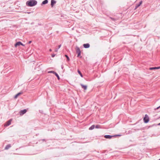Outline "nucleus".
<instances>
[{"mask_svg": "<svg viewBox=\"0 0 160 160\" xmlns=\"http://www.w3.org/2000/svg\"><path fill=\"white\" fill-rule=\"evenodd\" d=\"M81 53H77L78 54V56H77V57H79L80 58H82V56H80Z\"/></svg>", "mask_w": 160, "mask_h": 160, "instance_id": "nucleus-21", "label": "nucleus"}, {"mask_svg": "<svg viewBox=\"0 0 160 160\" xmlns=\"http://www.w3.org/2000/svg\"><path fill=\"white\" fill-rule=\"evenodd\" d=\"M58 49L57 48L55 49V52H57Z\"/></svg>", "mask_w": 160, "mask_h": 160, "instance_id": "nucleus-27", "label": "nucleus"}, {"mask_svg": "<svg viewBox=\"0 0 160 160\" xmlns=\"http://www.w3.org/2000/svg\"><path fill=\"white\" fill-rule=\"evenodd\" d=\"M54 75L57 77L58 78V79L59 80L60 79V78L59 77L58 75L56 72L54 74Z\"/></svg>", "mask_w": 160, "mask_h": 160, "instance_id": "nucleus-18", "label": "nucleus"}, {"mask_svg": "<svg viewBox=\"0 0 160 160\" xmlns=\"http://www.w3.org/2000/svg\"><path fill=\"white\" fill-rule=\"evenodd\" d=\"M21 45H22V46H24V45L22 43V44Z\"/></svg>", "mask_w": 160, "mask_h": 160, "instance_id": "nucleus-28", "label": "nucleus"}, {"mask_svg": "<svg viewBox=\"0 0 160 160\" xmlns=\"http://www.w3.org/2000/svg\"><path fill=\"white\" fill-rule=\"evenodd\" d=\"M49 51H50V52H51V51H52V50H51V49H50L49 50Z\"/></svg>", "mask_w": 160, "mask_h": 160, "instance_id": "nucleus-30", "label": "nucleus"}, {"mask_svg": "<svg viewBox=\"0 0 160 160\" xmlns=\"http://www.w3.org/2000/svg\"><path fill=\"white\" fill-rule=\"evenodd\" d=\"M143 120L144 122L145 123H147L149 121V118L147 114L145 115V117L143 118Z\"/></svg>", "mask_w": 160, "mask_h": 160, "instance_id": "nucleus-3", "label": "nucleus"}, {"mask_svg": "<svg viewBox=\"0 0 160 160\" xmlns=\"http://www.w3.org/2000/svg\"><path fill=\"white\" fill-rule=\"evenodd\" d=\"M61 45H59L58 46V48L59 49V48L61 47Z\"/></svg>", "mask_w": 160, "mask_h": 160, "instance_id": "nucleus-25", "label": "nucleus"}, {"mask_svg": "<svg viewBox=\"0 0 160 160\" xmlns=\"http://www.w3.org/2000/svg\"><path fill=\"white\" fill-rule=\"evenodd\" d=\"M96 128H100V126L99 125H96Z\"/></svg>", "mask_w": 160, "mask_h": 160, "instance_id": "nucleus-22", "label": "nucleus"}, {"mask_svg": "<svg viewBox=\"0 0 160 160\" xmlns=\"http://www.w3.org/2000/svg\"><path fill=\"white\" fill-rule=\"evenodd\" d=\"M82 88H83L85 90H86L87 88V85H84L82 84H80Z\"/></svg>", "mask_w": 160, "mask_h": 160, "instance_id": "nucleus-10", "label": "nucleus"}, {"mask_svg": "<svg viewBox=\"0 0 160 160\" xmlns=\"http://www.w3.org/2000/svg\"><path fill=\"white\" fill-rule=\"evenodd\" d=\"M62 69H63V67H62Z\"/></svg>", "mask_w": 160, "mask_h": 160, "instance_id": "nucleus-33", "label": "nucleus"}, {"mask_svg": "<svg viewBox=\"0 0 160 160\" xmlns=\"http://www.w3.org/2000/svg\"><path fill=\"white\" fill-rule=\"evenodd\" d=\"M78 74L80 75L81 77H83V75L79 70H78Z\"/></svg>", "mask_w": 160, "mask_h": 160, "instance_id": "nucleus-17", "label": "nucleus"}, {"mask_svg": "<svg viewBox=\"0 0 160 160\" xmlns=\"http://www.w3.org/2000/svg\"><path fill=\"white\" fill-rule=\"evenodd\" d=\"M11 147V145L10 144H8L6 146L5 148V150H8Z\"/></svg>", "mask_w": 160, "mask_h": 160, "instance_id": "nucleus-14", "label": "nucleus"}, {"mask_svg": "<svg viewBox=\"0 0 160 160\" xmlns=\"http://www.w3.org/2000/svg\"><path fill=\"white\" fill-rule=\"evenodd\" d=\"M160 68V66L158 67H151L149 68L150 70H153L155 69H159Z\"/></svg>", "mask_w": 160, "mask_h": 160, "instance_id": "nucleus-8", "label": "nucleus"}, {"mask_svg": "<svg viewBox=\"0 0 160 160\" xmlns=\"http://www.w3.org/2000/svg\"><path fill=\"white\" fill-rule=\"evenodd\" d=\"M65 56L67 58V60L68 61H69L70 60V59L69 58V57L66 54H65Z\"/></svg>", "mask_w": 160, "mask_h": 160, "instance_id": "nucleus-20", "label": "nucleus"}, {"mask_svg": "<svg viewBox=\"0 0 160 160\" xmlns=\"http://www.w3.org/2000/svg\"><path fill=\"white\" fill-rule=\"evenodd\" d=\"M37 3V2L35 0H30L26 2V5L28 7H33Z\"/></svg>", "mask_w": 160, "mask_h": 160, "instance_id": "nucleus-1", "label": "nucleus"}, {"mask_svg": "<svg viewBox=\"0 0 160 160\" xmlns=\"http://www.w3.org/2000/svg\"><path fill=\"white\" fill-rule=\"evenodd\" d=\"M55 72H54V71H48V73H53L54 74H55Z\"/></svg>", "mask_w": 160, "mask_h": 160, "instance_id": "nucleus-19", "label": "nucleus"}, {"mask_svg": "<svg viewBox=\"0 0 160 160\" xmlns=\"http://www.w3.org/2000/svg\"><path fill=\"white\" fill-rule=\"evenodd\" d=\"M42 140L43 141H46V140L45 139H42Z\"/></svg>", "mask_w": 160, "mask_h": 160, "instance_id": "nucleus-29", "label": "nucleus"}, {"mask_svg": "<svg viewBox=\"0 0 160 160\" xmlns=\"http://www.w3.org/2000/svg\"><path fill=\"white\" fill-rule=\"evenodd\" d=\"M32 42V41H29L28 42V43L29 44H30L31 43V42Z\"/></svg>", "mask_w": 160, "mask_h": 160, "instance_id": "nucleus-26", "label": "nucleus"}, {"mask_svg": "<svg viewBox=\"0 0 160 160\" xmlns=\"http://www.w3.org/2000/svg\"><path fill=\"white\" fill-rule=\"evenodd\" d=\"M83 46L85 48H88L90 47V45L89 43H86L83 44Z\"/></svg>", "mask_w": 160, "mask_h": 160, "instance_id": "nucleus-7", "label": "nucleus"}, {"mask_svg": "<svg viewBox=\"0 0 160 160\" xmlns=\"http://www.w3.org/2000/svg\"><path fill=\"white\" fill-rule=\"evenodd\" d=\"M48 0H45L42 2L41 4L42 5L48 3Z\"/></svg>", "mask_w": 160, "mask_h": 160, "instance_id": "nucleus-15", "label": "nucleus"}, {"mask_svg": "<svg viewBox=\"0 0 160 160\" xmlns=\"http://www.w3.org/2000/svg\"><path fill=\"white\" fill-rule=\"evenodd\" d=\"M22 42H16L15 44V47H17L18 46H20L22 44Z\"/></svg>", "mask_w": 160, "mask_h": 160, "instance_id": "nucleus-12", "label": "nucleus"}, {"mask_svg": "<svg viewBox=\"0 0 160 160\" xmlns=\"http://www.w3.org/2000/svg\"><path fill=\"white\" fill-rule=\"evenodd\" d=\"M158 125H160V123H159L158 124Z\"/></svg>", "mask_w": 160, "mask_h": 160, "instance_id": "nucleus-31", "label": "nucleus"}, {"mask_svg": "<svg viewBox=\"0 0 160 160\" xmlns=\"http://www.w3.org/2000/svg\"><path fill=\"white\" fill-rule=\"evenodd\" d=\"M27 112V110L26 109H24L22 110H21L19 112L20 115L21 116L22 115Z\"/></svg>", "mask_w": 160, "mask_h": 160, "instance_id": "nucleus-5", "label": "nucleus"}, {"mask_svg": "<svg viewBox=\"0 0 160 160\" xmlns=\"http://www.w3.org/2000/svg\"><path fill=\"white\" fill-rule=\"evenodd\" d=\"M12 121V119H10L7 121L5 124L4 126L5 127H7L11 124Z\"/></svg>", "mask_w": 160, "mask_h": 160, "instance_id": "nucleus-4", "label": "nucleus"}, {"mask_svg": "<svg viewBox=\"0 0 160 160\" xmlns=\"http://www.w3.org/2000/svg\"><path fill=\"white\" fill-rule=\"evenodd\" d=\"M159 108H160V106H159V107H158L157 108H155V109H154V110H157V109H159Z\"/></svg>", "mask_w": 160, "mask_h": 160, "instance_id": "nucleus-23", "label": "nucleus"}, {"mask_svg": "<svg viewBox=\"0 0 160 160\" xmlns=\"http://www.w3.org/2000/svg\"><path fill=\"white\" fill-rule=\"evenodd\" d=\"M55 54H52V57H55Z\"/></svg>", "mask_w": 160, "mask_h": 160, "instance_id": "nucleus-24", "label": "nucleus"}, {"mask_svg": "<svg viewBox=\"0 0 160 160\" xmlns=\"http://www.w3.org/2000/svg\"><path fill=\"white\" fill-rule=\"evenodd\" d=\"M121 135H105L104 136V137L105 138L107 139H111L112 137H115L117 136H120Z\"/></svg>", "mask_w": 160, "mask_h": 160, "instance_id": "nucleus-2", "label": "nucleus"}, {"mask_svg": "<svg viewBox=\"0 0 160 160\" xmlns=\"http://www.w3.org/2000/svg\"><path fill=\"white\" fill-rule=\"evenodd\" d=\"M95 127V125H92L89 128V130H92Z\"/></svg>", "mask_w": 160, "mask_h": 160, "instance_id": "nucleus-16", "label": "nucleus"}, {"mask_svg": "<svg viewBox=\"0 0 160 160\" xmlns=\"http://www.w3.org/2000/svg\"><path fill=\"white\" fill-rule=\"evenodd\" d=\"M76 52L77 53H81L80 49L79 47H76Z\"/></svg>", "mask_w": 160, "mask_h": 160, "instance_id": "nucleus-11", "label": "nucleus"}, {"mask_svg": "<svg viewBox=\"0 0 160 160\" xmlns=\"http://www.w3.org/2000/svg\"><path fill=\"white\" fill-rule=\"evenodd\" d=\"M22 92H20L17 94H16L14 97V98H17L19 95H20L22 94Z\"/></svg>", "mask_w": 160, "mask_h": 160, "instance_id": "nucleus-13", "label": "nucleus"}, {"mask_svg": "<svg viewBox=\"0 0 160 160\" xmlns=\"http://www.w3.org/2000/svg\"><path fill=\"white\" fill-rule=\"evenodd\" d=\"M38 25H41V24H39V23L38 24Z\"/></svg>", "mask_w": 160, "mask_h": 160, "instance_id": "nucleus-32", "label": "nucleus"}, {"mask_svg": "<svg viewBox=\"0 0 160 160\" xmlns=\"http://www.w3.org/2000/svg\"><path fill=\"white\" fill-rule=\"evenodd\" d=\"M142 3V1H141L140 2H139V3L137 4L136 5V6H135V7L134 8V9H136L138 8L141 5Z\"/></svg>", "mask_w": 160, "mask_h": 160, "instance_id": "nucleus-6", "label": "nucleus"}, {"mask_svg": "<svg viewBox=\"0 0 160 160\" xmlns=\"http://www.w3.org/2000/svg\"><path fill=\"white\" fill-rule=\"evenodd\" d=\"M56 1L55 0H51V5L52 7H53L54 5L56 3Z\"/></svg>", "mask_w": 160, "mask_h": 160, "instance_id": "nucleus-9", "label": "nucleus"}]
</instances>
